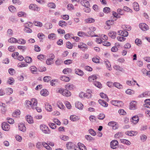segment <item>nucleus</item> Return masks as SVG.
Wrapping results in <instances>:
<instances>
[{"instance_id":"obj_57","label":"nucleus","mask_w":150,"mask_h":150,"mask_svg":"<svg viewBox=\"0 0 150 150\" xmlns=\"http://www.w3.org/2000/svg\"><path fill=\"white\" fill-rule=\"evenodd\" d=\"M117 38L118 41H120V42L124 41L126 40V38L123 37H117Z\"/></svg>"},{"instance_id":"obj_28","label":"nucleus","mask_w":150,"mask_h":150,"mask_svg":"<svg viewBox=\"0 0 150 150\" xmlns=\"http://www.w3.org/2000/svg\"><path fill=\"white\" fill-rule=\"evenodd\" d=\"M133 6L134 10L136 11H138L139 8L138 4L137 2H134L133 4Z\"/></svg>"},{"instance_id":"obj_38","label":"nucleus","mask_w":150,"mask_h":150,"mask_svg":"<svg viewBox=\"0 0 150 150\" xmlns=\"http://www.w3.org/2000/svg\"><path fill=\"white\" fill-rule=\"evenodd\" d=\"M71 69L67 68L64 69L63 71V73L67 74V73H71Z\"/></svg>"},{"instance_id":"obj_7","label":"nucleus","mask_w":150,"mask_h":150,"mask_svg":"<svg viewBox=\"0 0 150 150\" xmlns=\"http://www.w3.org/2000/svg\"><path fill=\"white\" fill-rule=\"evenodd\" d=\"M118 144V143L117 140H112L110 142L111 147L112 149H115L116 148Z\"/></svg>"},{"instance_id":"obj_62","label":"nucleus","mask_w":150,"mask_h":150,"mask_svg":"<svg viewBox=\"0 0 150 150\" xmlns=\"http://www.w3.org/2000/svg\"><path fill=\"white\" fill-rule=\"evenodd\" d=\"M48 6L51 8H54L55 7V4L53 3H50L48 4Z\"/></svg>"},{"instance_id":"obj_13","label":"nucleus","mask_w":150,"mask_h":150,"mask_svg":"<svg viewBox=\"0 0 150 150\" xmlns=\"http://www.w3.org/2000/svg\"><path fill=\"white\" fill-rule=\"evenodd\" d=\"M18 128L20 130L24 132L25 131L26 128L23 124H20L18 125Z\"/></svg>"},{"instance_id":"obj_17","label":"nucleus","mask_w":150,"mask_h":150,"mask_svg":"<svg viewBox=\"0 0 150 150\" xmlns=\"http://www.w3.org/2000/svg\"><path fill=\"white\" fill-rule=\"evenodd\" d=\"M33 102L34 101H33V99H32L31 101L26 100L25 101L26 106L28 107H31L32 108V105L33 104Z\"/></svg>"},{"instance_id":"obj_34","label":"nucleus","mask_w":150,"mask_h":150,"mask_svg":"<svg viewBox=\"0 0 150 150\" xmlns=\"http://www.w3.org/2000/svg\"><path fill=\"white\" fill-rule=\"evenodd\" d=\"M100 95L102 98L106 99V100L107 101H109V99L107 96L106 94L103 93H100Z\"/></svg>"},{"instance_id":"obj_10","label":"nucleus","mask_w":150,"mask_h":150,"mask_svg":"<svg viewBox=\"0 0 150 150\" xmlns=\"http://www.w3.org/2000/svg\"><path fill=\"white\" fill-rule=\"evenodd\" d=\"M75 144L71 142H68L66 144V146L68 149H71L74 147Z\"/></svg>"},{"instance_id":"obj_39","label":"nucleus","mask_w":150,"mask_h":150,"mask_svg":"<svg viewBox=\"0 0 150 150\" xmlns=\"http://www.w3.org/2000/svg\"><path fill=\"white\" fill-rule=\"evenodd\" d=\"M120 141L121 143H123L127 145H129L131 143L129 141L126 139H122L120 140Z\"/></svg>"},{"instance_id":"obj_60","label":"nucleus","mask_w":150,"mask_h":150,"mask_svg":"<svg viewBox=\"0 0 150 150\" xmlns=\"http://www.w3.org/2000/svg\"><path fill=\"white\" fill-rule=\"evenodd\" d=\"M52 60L50 58L47 59L46 61V63L47 65H50L52 64Z\"/></svg>"},{"instance_id":"obj_27","label":"nucleus","mask_w":150,"mask_h":150,"mask_svg":"<svg viewBox=\"0 0 150 150\" xmlns=\"http://www.w3.org/2000/svg\"><path fill=\"white\" fill-rule=\"evenodd\" d=\"M45 109L47 110V111L50 112L52 110V108L51 106L48 103H46L45 104Z\"/></svg>"},{"instance_id":"obj_5","label":"nucleus","mask_w":150,"mask_h":150,"mask_svg":"<svg viewBox=\"0 0 150 150\" xmlns=\"http://www.w3.org/2000/svg\"><path fill=\"white\" fill-rule=\"evenodd\" d=\"M29 9L31 10L37 11H39L40 10V8L39 7H38L37 5L34 4H30L29 5Z\"/></svg>"},{"instance_id":"obj_19","label":"nucleus","mask_w":150,"mask_h":150,"mask_svg":"<svg viewBox=\"0 0 150 150\" xmlns=\"http://www.w3.org/2000/svg\"><path fill=\"white\" fill-rule=\"evenodd\" d=\"M40 94L43 96H46L49 93V92L46 89H44L42 90L40 92Z\"/></svg>"},{"instance_id":"obj_25","label":"nucleus","mask_w":150,"mask_h":150,"mask_svg":"<svg viewBox=\"0 0 150 150\" xmlns=\"http://www.w3.org/2000/svg\"><path fill=\"white\" fill-rule=\"evenodd\" d=\"M78 146L80 148V149L82 150H86V146L83 144L81 143H78Z\"/></svg>"},{"instance_id":"obj_49","label":"nucleus","mask_w":150,"mask_h":150,"mask_svg":"<svg viewBox=\"0 0 150 150\" xmlns=\"http://www.w3.org/2000/svg\"><path fill=\"white\" fill-rule=\"evenodd\" d=\"M9 10L12 12H14L16 11V8L13 6H11L8 7Z\"/></svg>"},{"instance_id":"obj_64","label":"nucleus","mask_w":150,"mask_h":150,"mask_svg":"<svg viewBox=\"0 0 150 150\" xmlns=\"http://www.w3.org/2000/svg\"><path fill=\"white\" fill-rule=\"evenodd\" d=\"M110 8L108 7H105L103 9V11L105 13H108L110 12Z\"/></svg>"},{"instance_id":"obj_16","label":"nucleus","mask_w":150,"mask_h":150,"mask_svg":"<svg viewBox=\"0 0 150 150\" xmlns=\"http://www.w3.org/2000/svg\"><path fill=\"white\" fill-rule=\"evenodd\" d=\"M91 91L89 89H87V93H85L84 97H86L88 98H91Z\"/></svg>"},{"instance_id":"obj_48","label":"nucleus","mask_w":150,"mask_h":150,"mask_svg":"<svg viewBox=\"0 0 150 150\" xmlns=\"http://www.w3.org/2000/svg\"><path fill=\"white\" fill-rule=\"evenodd\" d=\"M30 69L32 73L33 74H35L33 72H36L37 71V68L34 66H31L30 68Z\"/></svg>"},{"instance_id":"obj_11","label":"nucleus","mask_w":150,"mask_h":150,"mask_svg":"<svg viewBox=\"0 0 150 150\" xmlns=\"http://www.w3.org/2000/svg\"><path fill=\"white\" fill-rule=\"evenodd\" d=\"M75 73L80 76H82L84 74L83 71L79 69H75Z\"/></svg>"},{"instance_id":"obj_46","label":"nucleus","mask_w":150,"mask_h":150,"mask_svg":"<svg viewBox=\"0 0 150 150\" xmlns=\"http://www.w3.org/2000/svg\"><path fill=\"white\" fill-rule=\"evenodd\" d=\"M125 92L127 94L130 95L133 94L134 93V91L130 89H128Z\"/></svg>"},{"instance_id":"obj_51","label":"nucleus","mask_w":150,"mask_h":150,"mask_svg":"<svg viewBox=\"0 0 150 150\" xmlns=\"http://www.w3.org/2000/svg\"><path fill=\"white\" fill-rule=\"evenodd\" d=\"M66 47L69 49L72 48L73 46L71 43L69 42H68L66 43Z\"/></svg>"},{"instance_id":"obj_36","label":"nucleus","mask_w":150,"mask_h":150,"mask_svg":"<svg viewBox=\"0 0 150 150\" xmlns=\"http://www.w3.org/2000/svg\"><path fill=\"white\" fill-rule=\"evenodd\" d=\"M33 23L30 22H28L24 24V27L25 28H29L31 27L32 26Z\"/></svg>"},{"instance_id":"obj_12","label":"nucleus","mask_w":150,"mask_h":150,"mask_svg":"<svg viewBox=\"0 0 150 150\" xmlns=\"http://www.w3.org/2000/svg\"><path fill=\"white\" fill-rule=\"evenodd\" d=\"M131 122L134 124H136L139 121V117L137 116H133L131 119Z\"/></svg>"},{"instance_id":"obj_41","label":"nucleus","mask_w":150,"mask_h":150,"mask_svg":"<svg viewBox=\"0 0 150 150\" xmlns=\"http://www.w3.org/2000/svg\"><path fill=\"white\" fill-rule=\"evenodd\" d=\"M25 60L26 62L29 63L32 62V59L30 57H25Z\"/></svg>"},{"instance_id":"obj_37","label":"nucleus","mask_w":150,"mask_h":150,"mask_svg":"<svg viewBox=\"0 0 150 150\" xmlns=\"http://www.w3.org/2000/svg\"><path fill=\"white\" fill-rule=\"evenodd\" d=\"M74 86L73 84H68L65 85V88L66 89H69V90H72Z\"/></svg>"},{"instance_id":"obj_23","label":"nucleus","mask_w":150,"mask_h":150,"mask_svg":"<svg viewBox=\"0 0 150 150\" xmlns=\"http://www.w3.org/2000/svg\"><path fill=\"white\" fill-rule=\"evenodd\" d=\"M109 36L112 39H115L116 35V33L115 32H110L108 33Z\"/></svg>"},{"instance_id":"obj_33","label":"nucleus","mask_w":150,"mask_h":150,"mask_svg":"<svg viewBox=\"0 0 150 150\" xmlns=\"http://www.w3.org/2000/svg\"><path fill=\"white\" fill-rule=\"evenodd\" d=\"M44 26L46 29H49L52 28V25L50 23H47L45 24Z\"/></svg>"},{"instance_id":"obj_29","label":"nucleus","mask_w":150,"mask_h":150,"mask_svg":"<svg viewBox=\"0 0 150 150\" xmlns=\"http://www.w3.org/2000/svg\"><path fill=\"white\" fill-rule=\"evenodd\" d=\"M113 85L118 89H121L122 88V85L117 82H114L113 83Z\"/></svg>"},{"instance_id":"obj_54","label":"nucleus","mask_w":150,"mask_h":150,"mask_svg":"<svg viewBox=\"0 0 150 150\" xmlns=\"http://www.w3.org/2000/svg\"><path fill=\"white\" fill-rule=\"evenodd\" d=\"M49 125L52 129H55L56 127V125L54 123L49 122Z\"/></svg>"},{"instance_id":"obj_53","label":"nucleus","mask_w":150,"mask_h":150,"mask_svg":"<svg viewBox=\"0 0 150 150\" xmlns=\"http://www.w3.org/2000/svg\"><path fill=\"white\" fill-rule=\"evenodd\" d=\"M148 96V93L147 92H145L139 95L138 97L139 98H143L145 97H146Z\"/></svg>"},{"instance_id":"obj_3","label":"nucleus","mask_w":150,"mask_h":150,"mask_svg":"<svg viewBox=\"0 0 150 150\" xmlns=\"http://www.w3.org/2000/svg\"><path fill=\"white\" fill-rule=\"evenodd\" d=\"M40 127L41 130L44 133L50 134V131L46 126L43 125H41Z\"/></svg>"},{"instance_id":"obj_45","label":"nucleus","mask_w":150,"mask_h":150,"mask_svg":"<svg viewBox=\"0 0 150 150\" xmlns=\"http://www.w3.org/2000/svg\"><path fill=\"white\" fill-rule=\"evenodd\" d=\"M85 21L86 23H93L95 22V20L92 18H88L85 20Z\"/></svg>"},{"instance_id":"obj_2","label":"nucleus","mask_w":150,"mask_h":150,"mask_svg":"<svg viewBox=\"0 0 150 150\" xmlns=\"http://www.w3.org/2000/svg\"><path fill=\"white\" fill-rule=\"evenodd\" d=\"M33 101H34L33 104L32 105V109H36L38 112H41L42 111L41 109L38 107H37L38 101L37 99L35 98H33Z\"/></svg>"},{"instance_id":"obj_6","label":"nucleus","mask_w":150,"mask_h":150,"mask_svg":"<svg viewBox=\"0 0 150 150\" xmlns=\"http://www.w3.org/2000/svg\"><path fill=\"white\" fill-rule=\"evenodd\" d=\"M108 125L111 126L113 129H116L118 128V125L117 123L114 121H111L109 122Z\"/></svg>"},{"instance_id":"obj_58","label":"nucleus","mask_w":150,"mask_h":150,"mask_svg":"<svg viewBox=\"0 0 150 150\" xmlns=\"http://www.w3.org/2000/svg\"><path fill=\"white\" fill-rule=\"evenodd\" d=\"M24 31L27 33H31L32 32V30L29 28H25L24 29Z\"/></svg>"},{"instance_id":"obj_30","label":"nucleus","mask_w":150,"mask_h":150,"mask_svg":"<svg viewBox=\"0 0 150 150\" xmlns=\"http://www.w3.org/2000/svg\"><path fill=\"white\" fill-rule=\"evenodd\" d=\"M8 41L10 43H14L18 42V40L17 39L14 38H11L8 40Z\"/></svg>"},{"instance_id":"obj_26","label":"nucleus","mask_w":150,"mask_h":150,"mask_svg":"<svg viewBox=\"0 0 150 150\" xmlns=\"http://www.w3.org/2000/svg\"><path fill=\"white\" fill-rule=\"evenodd\" d=\"M76 107L78 109H81L83 108V105L81 102H78L76 103Z\"/></svg>"},{"instance_id":"obj_63","label":"nucleus","mask_w":150,"mask_h":150,"mask_svg":"<svg viewBox=\"0 0 150 150\" xmlns=\"http://www.w3.org/2000/svg\"><path fill=\"white\" fill-rule=\"evenodd\" d=\"M7 120H8V122L10 124H13L14 122V120L12 118H7Z\"/></svg>"},{"instance_id":"obj_9","label":"nucleus","mask_w":150,"mask_h":150,"mask_svg":"<svg viewBox=\"0 0 150 150\" xmlns=\"http://www.w3.org/2000/svg\"><path fill=\"white\" fill-rule=\"evenodd\" d=\"M139 26L140 28L143 31L147 30L149 28L148 25L144 23H141L139 24Z\"/></svg>"},{"instance_id":"obj_40","label":"nucleus","mask_w":150,"mask_h":150,"mask_svg":"<svg viewBox=\"0 0 150 150\" xmlns=\"http://www.w3.org/2000/svg\"><path fill=\"white\" fill-rule=\"evenodd\" d=\"M94 85L97 87L101 88L102 87V85L101 83L98 81H95L94 83Z\"/></svg>"},{"instance_id":"obj_32","label":"nucleus","mask_w":150,"mask_h":150,"mask_svg":"<svg viewBox=\"0 0 150 150\" xmlns=\"http://www.w3.org/2000/svg\"><path fill=\"white\" fill-rule=\"evenodd\" d=\"M119 35L124 37H127L128 35V33L127 31L123 30L121 31Z\"/></svg>"},{"instance_id":"obj_22","label":"nucleus","mask_w":150,"mask_h":150,"mask_svg":"<svg viewBox=\"0 0 150 150\" xmlns=\"http://www.w3.org/2000/svg\"><path fill=\"white\" fill-rule=\"evenodd\" d=\"M60 79L64 81L68 82L70 80V78L65 76H62L60 77Z\"/></svg>"},{"instance_id":"obj_52","label":"nucleus","mask_w":150,"mask_h":150,"mask_svg":"<svg viewBox=\"0 0 150 150\" xmlns=\"http://www.w3.org/2000/svg\"><path fill=\"white\" fill-rule=\"evenodd\" d=\"M60 137L64 141L67 140L69 139V137L65 135H61Z\"/></svg>"},{"instance_id":"obj_50","label":"nucleus","mask_w":150,"mask_h":150,"mask_svg":"<svg viewBox=\"0 0 150 150\" xmlns=\"http://www.w3.org/2000/svg\"><path fill=\"white\" fill-rule=\"evenodd\" d=\"M43 80L45 82H48L51 80V77L49 76H45L43 78Z\"/></svg>"},{"instance_id":"obj_20","label":"nucleus","mask_w":150,"mask_h":150,"mask_svg":"<svg viewBox=\"0 0 150 150\" xmlns=\"http://www.w3.org/2000/svg\"><path fill=\"white\" fill-rule=\"evenodd\" d=\"M21 113V112L19 110H17L14 112L12 114V115L13 117H18V116L20 115Z\"/></svg>"},{"instance_id":"obj_18","label":"nucleus","mask_w":150,"mask_h":150,"mask_svg":"<svg viewBox=\"0 0 150 150\" xmlns=\"http://www.w3.org/2000/svg\"><path fill=\"white\" fill-rule=\"evenodd\" d=\"M98 101L99 103L103 107H107L108 106V104L106 102L102 100L99 99L98 100Z\"/></svg>"},{"instance_id":"obj_43","label":"nucleus","mask_w":150,"mask_h":150,"mask_svg":"<svg viewBox=\"0 0 150 150\" xmlns=\"http://www.w3.org/2000/svg\"><path fill=\"white\" fill-rule=\"evenodd\" d=\"M125 134L126 135H127L130 136H132L134 135L135 132L134 131H128L126 132Z\"/></svg>"},{"instance_id":"obj_24","label":"nucleus","mask_w":150,"mask_h":150,"mask_svg":"<svg viewBox=\"0 0 150 150\" xmlns=\"http://www.w3.org/2000/svg\"><path fill=\"white\" fill-rule=\"evenodd\" d=\"M71 120L73 121H75L78 120L79 119V118L75 115H71L70 117Z\"/></svg>"},{"instance_id":"obj_31","label":"nucleus","mask_w":150,"mask_h":150,"mask_svg":"<svg viewBox=\"0 0 150 150\" xmlns=\"http://www.w3.org/2000/svg\"><path fill=\"white\" fill-rule=\"evenodd\" d=\"M97 78V77L96 76L93 75L91 76L88 78V81L90 82L92 81L95 80H96Z\"/></svg>"},{"instance_id":"obj_59","label":"nucleus","mask_w":150,"mask_h":150,"mask_svg":"<svg viewBox=\"0 0 150 150\" xmlns=\"http://www.w3.org/2000/svg\"><path fill=\"white\" fill-rule=\"evenodd\" d=\"M135 43L137 45L139 46L142 43L141 40L138 38H137L135 40Z\"/></svg>"},{"instance_id":"obj_15","label":"nucleus","mask_w":150,"mask_h":150,"mask_svg":"<svg viewBox=\"0 0 150 150\" xmlns=\"http://www.w3.org/2000/svg\"><path fill=\"white\" fill-rule=\"evenodd\" d=\"M25 119L30 124H31L33 122L32 117L30 115H27Z\"/></svg>"},{"instance_id":"obj_47","label":"nucleus","mask_w":150,"mask_h":150,"mask_svg":"<svg viewBox=\"0 0 150 150\" xmlns=\"http://www.w3.org/2000/svg\"><path fill=\"white\" fill-rule=\"evenodd\" d=\"M114 68L115 69L117 70H119L120 71H122L123 69L119 66L115 65L114 66Z\"/></svg>"},{"instance_id":"obj_56","label":"nucleus","mask_w":150,"mask_h":150,"mask_svg":"<svg viewBox=\"0 0 150 150\" xmlns=\"http://www.w3.org/2000/svg\"><path fill=\"white\" fill-rule=\"evenodd\" d=\"M17 43L21 44H25L26 43V41L24 39H20Z\"/></svg>"},{"instance_id":"obj_55","label":"nucleus","mask_w":150,"mask_h":150,"mask_svg":"<svg viewBox=\"0 0 150 150\" xmlns=\"http://www.w3.org/2000/svg\"><path fill=\"white\" fill-rule=\"evenodd\" d=\"M147 138V136L144 134H142L140 136L141 140L143 142L145 141Z\"/></svg>"},{"instance_id":"obj_4","label":"nucleus","mask_w":150,"mask_h":150,"mask_svg":"<svg viewBox=\"0 0 150 150\" xmlns=\"http://www.w3.org/2000/svg\"><path fill=\"white\" fill-rule=\"evenodd\" d=\"M78 47L82 51H84L85 50H86L88 49V46L87 45L83 42L79 43Z\"/></svg>"},{"instance_id":"obj_61","label":"nucleus","mask_w":150,"mask_h":150,"mask_svg":"<svg viewBox=\"0 0 150 150\" xmlns=\"http://www.w3.org/2000/svg\"><path fill=\"white\" fill-rule=\"evenodd\" d=\"M67 8L69 10H71L74 9L73 5L71 4H69L67 6Z\"/></svg>"},{"instance_id":"obj_35","label":"nucleus","mask_w":150,"mask_h":150,"mask_svg":"<svg viewBox=\"0 0 150 150\" xmlns=\"http://www.w3.org/2000/svg\"><path fill=\"white\" fill-rule=\"evenodd\" d=\"M48 38L50 39L54 40L56 38V35L54 33H51L48 35Z\"/></svg>"},{"instance_id":"obj_8","label":"nucleus","mask_w":150,"mask_h":150,"mask_svg":"<svg viewBox=\"0 0 150 150\" xmlns=\"http://www.w3.org/2000/svg\"><path fill=\"white\" fill-rule=\"evenodd\" d=\"M2 128L4 131H8L10 129V125L7 123L4 122L2 124Z\"/></svg>"},{"instance_id":"obj_14","label":"nucleus","mask_w":150,"mask_h":150,"mask_svg":"<svg viewBox=\"0 0 150 150\" xmlns=\"http://www.w3.org/2000/svg\"><path fill=\"white\" fill-rule=\"evenodd\" d=\"M136 102L133 101L130 104L129 108L131 110H134L136 108Z\"/></svg>"},{"instance_id":"obj_42","label":"nucleus","mask_w":150,"mask_h":150,"mask_svg":"<svg viewBox=\"0 0 150 150\" xmlns=\"http://www.w3.org/2000/svg\"><path fill=\"white\" fill-rule=\"evenodd\" d=\"M59 25L62 27L64 26H66L67 25V23L64 21H60L59 23Z\"/></svg>"},{"instance_id":"obj_21","label":"nucleus","mask_w":150,"mask_h":150,"mask_svg":"<svg viewBox=\"0 0 150 150\" xmlns=\"http://www.w3.org/2000/svg\"><path fill=\"white\" fill-rule=\"evenodd\" d=\"M105 64L106 66V67L110 71L111 70V64L108 61L106 60L105 61Z\"/></svg>"},{"instance_id":"obj_44","label":"nucleus","mask_w":150,"mask_h":150,"mask_svg":"<svg viewBox=\"0 0 150 150\" xmlns=\"http://www.w3.org/2000/svg\"><path fill=\"white\" fill-rule=\"evenodd\" d=\"M33 23L35 26L41 27L42 26L43 24L41 22L39 21H34Z\"/></svg>"},{"instance_id":"obj_1","label":"nucleus","mask_w":150,"mask_h":150,"mask_svg":"<svg viewBox=\"0 0 150 150\" xmlns=\"http://www.w3.org/2000/svg\"><path fill=\"white\" fill-rule=\"evenodd\" d=\"M57 92L61 93L63 96L69 97L71 96L70 92L66 89H63L61 88L59 89Z\"/></svg>"}]
</instances>
